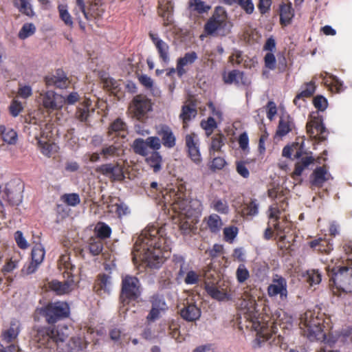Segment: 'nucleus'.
I'll list each match as a JSON object with an SVG mask.
<instances>
[{
  "instance_id": "obj_64",
  "label": "nucleus",
  "mask_w": 352,
  "mask_h": 352,
  "mask_svg": "<svg viewBox=\"0 0 352 352\" xmlns=\"http://www.w3.org/2000/svg\"><path fill=\"white\" fill-rule=\"evenodd\" d=\"M313 104L316 109L321 111H324L328 106L327 100L321 95H318L314 98Z\"/></svg>"
},
{
  "instance_id": "obj_1",
  "label": "nucleus",
  "mask_w": 352,
  "mask_h": 352,
  "mask_svg": "<svg viewBox=\"0 0 352 352\" xmlns=\"http://www.w3.org/2000/svg\"><path fill=\"white\" fill-rule=\"evenodd\" d=\"M166 234L164 226H151L142 232L135 242L137 251L141 252L142 260L151 268H159L168 253Z\"/></svg>"
},
{
  "instance_id": "obj_25",
  "label": "nucleus",
  "mask_w": 352,
  "mask_h": 352,
  "mask_svg": "<svg viewBox=\"0 0 352 352\" xmlns=\"http://www.w3.org/2000/svg\"><path fill=\"white\" fill-rule=\"evenodd\" d=\"M42 104L47 110L54 111L62 107L61 97L54 91H47L43 94Z\"/></svg>"
},
{
  "instance_id": "obj_38",
  "label": "nucleus",
  "mask_w": 352,
  "mask_h": 352,
  "mask_svg": "<svg viewBox=\"0 0 352 352\" xmlns=\"http://www.w3.org/2000/svg\"><path fill=\"white\" fill-rule=\"evenodd\" d=\"M111 286V276L106 274H98L95 288H96V292L98 293H100L103 291L104 293H109Z\"/></svg>"
},
{
  "instance_id": "obj_57",
  "label": "nucleus",
  "mask_w": 352,
  "mask_h": 352,
  "mask_svg": "<svg viewBox=\"0 0 352 352\" xmlns=\"http://www.w3.org/2000/svg\"><path fill=\"white\" fill-rule=\"evenodd\" d=\"M322 275L318 270L307 271V281L310 285H317L321 282Z\"/></svg>"
},
{
  "instance_id": "obj_6",
  "label": "nucleus",
  "mask_w": 352,
  "mask_h": 352,
  "mask_svg": "<svg viewBox=\"0 0 352 352\" xmlns=\"http://www.w3.org/2000/svg\"><path fill=\"white\" fill-rule=\"evenodd\" d=\"M329 276V287L333 294L352 293V267L346 266L327 268Z\"/></svg>"
},
{
  "instance_id": "obj_26",
  "label": "nucleus",
  "mask_w": 352,
  "mask_h": 352,
  "mask_svg": "<svg viewBox=\"0 0 352 352\" xmlns=\"http://www.w3.org/2000/svg\"><path fill=\"white\" fill-rule=\"evenodd\" d=\"M316 89V85L314 79L309 82H305L302 86V90L295 96L294 104L298 107H300L302 103L305 102V98H311L314 94Z\"/></svg>"
},
{
  "instance_id": "obj_41",
  "label": "nucleus",
  "mask_w": 352,
  "mask_h": 352,
  "mask_svg": "<svg viewBox=\"0 0 352 352\" xmlns=\"http://www.w3.org/2000/svg\"><path fill=\"white\" fill-rule=\"evenodd\" d=\"M206 224L212 233L217 234L221 230L223 222L218 214H212L206 219Z\"/></svg>"
},
{
  "instance_id": "obj_3",
  "label": "nucleus",
  "mask_w": 352,
  "mask_h": 352,
  "mask_svg": "<svg viewBox=\"0 0 352 352\" xmlns=\"http://www.w3.org/2000/svg\"><path fill=\"white\" fill-rule=\"evenodd\" d=\"M323 317H319L318 314L306 311L300 323L301 334L311 342L320 341L331 347L337 342L340 334L331 331L326 332Z\"/></svg>"
},
{
  "instance_id": "obj_29",
  "label": "nucleus",
  "mask_w": 352,
  "mask_h": 352,
  "mask_svg": "<svg viewBox=\"0 0 352 352\" xmlns=\"http://www.w3.org/2000/svg\"><path fill=\"white\" fill-rule=\"evenodd\" d=\"M295 128V124L293 118L289 114L283 115L279 120L276 135L280 137H283L289 133Z\"/></svg>"
},
{
  "instance_id": "obj_47",
  "label": "nucleus",
  "mask_w": 352,
  "mask_h": 352,
  "mask_svg": "<svg viewBox=\"0 0 352 352\" xmlns=\"http://www.w3.org/2000/svg\"><path fill=\"white\" fill-rule=\"evenodd\" d=\"M258 213V205L256 199H252L249 203L245 204L241 210L243 217H254Z\"/></svg>"
},
{
  "instance_id": "obj_60",
  "label": "nucleus",
  "mask_w": 352,
  "mask_h": 352,
  "mask_svg": "<svg viewBox=\"0 0 352 352\" xmlns=\"http://www.w3.org/2000/svg\"><path fill=\"white\" fill-rule=\"evenodd\" d=\"M89 116V107L85 104H80L76 111V117L78 120L81 122L87 121Z\"/></svg>"
},
{
  "instance_id": "obj_44",
  "label": "nucleus",
  "mask_w": 352,
  "mask_h": 352,
  "mask_svg": "<svg viewBox=\"0 0 352 352\" xmlns=\"http://www.w3.org/2000/svg\"><path fill=\"white\" fill-rule=\"evenodd\" d=\"M14 6L20 12L28 16L32 17L34 15L30 0H14Z\"/></svg>"
},
{
  "instance_id": "obj_31",
  "label": "nucleus",
  "mask_w": 352,
  "mask_h": 352,
  "mask_svg": "<svg viewBox=\"0 0 352 352\" xmlns=\"http://www.w3.org/2000/svg\"><path fill=\"white\" fill-rule=\"evenodd\" d=\"M309 247L314 250L321 254H329L333 250V245L326 239L319 237L308 243Z\"/></svg>"
},
{
  "instance_id": "obj_21",
  "label": "nucleus",
  "mask_w": 352,
  "mask_h": 352,
  "mask_svg": "<svg viewBox=\"0 0 352 352\" xmlns=\"http://www.w3.org/2000/svg\"><path fill=\"white\" fill-rule=\"evenodd\" d=\"M129 134L128 126L125 122L118 118L108 127L107 136L111 140L115 138L126 139Z\"/></svg>"
},
{
  "instance_id": "obj_18",
  "label": "nucleus",
  "mask_w": 352,
  "mask_h": 352,
  "mask_svg": "<svg viewBox=\"0 0 352 352\" xmlns=\"http://www.w3.org/2000/svg\"><path fill=\"white\" fill-rule=\"evenodd\" d=\"M155 132L158 135L162 145L170 149L176 145V137L172 129L167 124H160L155 126Z\"/></svg>"
},
{
  "instance_id": "obj_14",
  "label": "nucleus",
  "mask_w": 352,
  "mask_h": 352,
  "mask_svg": "<svg viewBox=\"0 0 352 352\" xmlns=\"http://www.w3.org/2000/svg\"><path fill=\"white\" fill-rule=\"evenodd\" d=\"M307 134L314 139L322 142L327 139V129L323 124L322 116H311L306 124Z\"/></svg>"
},
{
  "instance_id": "obj_36",
  "label": "nucleus",
  "mask_w": 352,
  "mask_h": 352,
  "mask_svg": "<svg viewBox=\"0 0 352 352\" xmlns=\"http://www.w3.org/2000/svg\"><path fill=\"white\" fill-rule=\"evenodd\" d=\"M205 289L208 294L215 300L221 301L229 298L227 292L223 289H219L215 285L206 283Z\"/></svg>"
},
{
  "instance_id": "obj_40",
  "label": "nucleus",
  "mask_w": 352,
  "mask_h": 352,
  "mask_svg": "<svg viewBox=\"0 0 352 352\" xmlns=\"http://www.w3.org/2000/svg\"><path fill=\"white\" fill-rule=\"evenodd\" d=\"M174 4L170 0H159L157 12L160 16L168 19L169 16L173 13Z\"/></svg>"
},
{
  "instance_id": "obj_63",
  "label": "nucleus",
  "mask_w": 352,
  "mask_h": 352,
  "mask_svg": "<svg viewBox=\"0 0 352 352\" xmlns=\"http://www.w3.org/2000/svg\"><path fill=\"white\" fill-rule=\"evenodd\" d=\"M188 155L190 160L196 164H199L201 161V156L199 151V146L187 148Z\"/></svg>"
},
{
  "instance_id": "obj_37",
  "label": "nucleus",
  "mask_w": 352,
  "mask_h": 352,
  "mask_svg": "<svg viewBox=\"0 0 352 352\" xmlns=\"http://www.w3.org/2000/svg\"><path fill=\"white\" fill-rule=\"evenodd\" d=\"M0 136L6 143L14 145L18 140L17 133L11 128L6 127L4 125H0Z\"/></svg>"
},
{
  "instance_id": "obj_10",
  "label": "nucleus",
  "mask_w": 352,
  "mask_h": 352,
  "mask_svg": "<svg viewBox=\"0 0 352 352\" xmlns=\"http://www.w3.org/2000/svg\"><path fill=\"white\" fill-rule=\"evenodd\" d=\"M142 295L140 280L135 276L125 275L122 278L120 301L124 307L131 302H138Z\"/></svg>"
},
{
  "instance_id": "obj_7",
  "label": "nucleus",
  "mask_w": 352,
  "mask_h": 352,
  "mask_svg": "<svg viewBox=\"0 0 352 352\" xmlns=\"http://www.w3.org/2000/svg\"><path fill=\"white\" fill-rule=\"evenodd\" d=\"M37 312L44 318L46 323L52 326L69 318L70 307L69 304L64 301L51 302L38 308Z\"/></svg>"
},
{
  "instance_id": "obj_62",
  "label": "nucleus",
  "mask_w": 352,
  "mask_h": 352,
  "mask_svg": "<svg viewBox=\"0 0 352 352\" xmlns=\"http://www.w3.org/2000/svg\"><path fill=\"white\" fill-rule=\"evenodd\" d=\"M115 212L118 217L122 219L123 217L130 214L131 210L128 206L123 202L117 203L114 205Z\"/></svg>"
},
{
  "instance_id": "obj_19",
  "label": "nucleus",
  "mask_w": 352,
  "mask_h": 352,
  "mask_svg": "<svg viewBox=\"0 0 352 352\" xmlns=\"http://www.w3.org/2000/svg\"><path fill=\"white\" fill-rule=\"evenodd\" d=\"M44 81L47 87L53 86L58 89H66L70 85V80L62 69H58L54 74L45 76Z\"/></svg>"
},
{
  "instance_id": "obj_17",
  "label": "nucleus",
  "mask_w": 352,
  "mask_h": 352,
  "mask_svg": "<svg viewBox=\"0 0 352 352\" xmlns=\"http://www.w3.org/2000/svg\"><path fill=\"white\" fill-rule=\"evenodd\" d=\"M149 302L151 303V309L146 317V322L151 323L161 317V313L167 309L166 303L158 294H153L149 298Z\"/></svg>"
},
{
  "instance_id": "obj_56",
  "label": "nucleus",
  "mask_w": 352,
  "mask_h": 352,
  "mask_svg": "<svg viewBox=\"0 0 352 352\" xmlns=\"http://www.w3.org/2000/svg\"><path fill=\"white\" fill-rule=\"evenodd\" d=\"M60 199L63 202L70 206H76L80 202V199L77 193L64 194Z\"/></svg>"
},
{
  "instance_id": "obj_22",
  "label": "nucleus",
  "mask_w": 352,
  "mask_h": 352,
  "mask_svg": "<svg viewBox=\"0 0 352 352\" xmlns=\"http://www.w3.org/2000/svg\"><path fill=\"white\" fill-rule=\"evenodd\" d=\"M148 36L155 46L162 62L165 64H168L170 61L168 45L162 40L157 34L149 32Z\"/></svg>"
},
{
  "instance_id": "obj_2",
  "label": "nucleus",
  "mask_w": 352,
  "mask_h": 352,
  "mask_svg": "<svg viewBox=\"0 0 352 352\" xmlns=\"http://www.w3.org/2000/svg\"><path fill=\"white\" fill-rule=\"evenodd\" d=\"M162 201L166 207L173 212V220L177 224L181 233L188 234L195 228L197 222L194 215L195 210L191 208L186 198L183 185L175 188H168L161 190Z\"/></svg>"
},
{
  "instance_id": "obj_11",
  "label": "nucleus",
  "mask_w": 352,
  "mask_h": 352,
  "mask_svg": "<svg viewBox=\"0 0 352 352\" xmlns=\"http://www.w3.org/2000/svg\"><path fill=\"white\" fill-rule=\"evenodd\" d=\"M227 13L223 8L218 6L204 25V32L207 35H214L223 30L226 25Z\"/></svg>"
},
{
  "instance_id": "obj_52",
  "label": "nucleus",
  "mask_w": 352,
  "mask_h": 352,
  "mask_svg": "<svg viewBox=\"0 0 352 352\" xmlns=\"http://www.w3.org/2000/svg\"><path fill=\"white\" fill-rule=\"evenodd\" d=\"M269 270V265L265 262H257L254 264V272L261 280H263L267 276Z\"/></svg>"
},
{
  "instance_id": "obj_23",
  "label": "nucleus",
  "mask_w": 352,
  "mask_h": 352,
  "mask_svg": "<svg viewBox=\"0 0 352 352\" xmlns=\"http://www.w3.org/2000/svg\"><path fill=\"white\" fill-rule=\"evenodd\" d=\"M223 80L227 85L234 83L236 85H239L241 84L245 87H248L251 83L250 80L245 76V73L238 69H233L227 74H224Z\"/></svg>"
},
{
  "instance_id": "obj_15",
  "label": "nucleus",
  "mask_w": 352,
  "mask_h": 352,
  "mask_svg": "<svg viewBox=\"0 0 352 352\" xmlns=\"http://www.w3.org/2000/svg\"><path fill=\"white\" fill-rule=\"evenodd\" d=\"M123 169V166L116 162L102 164L96 170L111 182H122L125 178Z\"/></svg>"
},
{
  "instance_id": "obj_16",
  "label": "nucleus",
  "mask_w": 352,
  "mask_h": 352,
  "mask_svg": "<svg viewBox=\"0 0 352 352\" xmlns=\"http://www.w3.org/2000/svg\"><path fill=\"white\" fill-rule=\"evenodd\" d=\"M173 261L175 268H179L177 276L182 278L186 274L184 282L187 285L197 284L199 280V274L193 270L188 271V265L186 264L184 258L182 256L175 255Z\"/></svg>"
},
{
  "instance_id": "obj_4",
  "label": "nucleus",
  "mask_w": 352,
  "mask_h": 352,
  "mask_svg": "<svg viewBox=\"0 0 352 352\" xmlns=\"http://www.w3.org/2000/svg\"><path fill=\"white\" fill-rule=\"evenodd\" d=\"M258 312L255 310V307L251 305L250 307L243 310V317L245 324V327L256 332V337L254 340V347H261L266 341L269 340L272 336V327L267 323L261 322L258 316Z\"/></svg>"
},
{
  "instance_id": "obj_58",
  "label": "nucleus",
  "mask_w": 352,
  "mask_h": 352,
  "mask_svg": "<svg viewBox=\"0 0 352 352\" xmlns=\"http://www.w3.org/2000/svg\"><path fill=\"white\" fill-rule=\"evenodd\" d=\"M238 228L234 226H230L223 229V239L229 243H232L238 234Z\"/></svg>"
},
{
  "instance_id": "obj_43",
  "label": "nucleus",
  "mask_w": 352,
  "mask_h": 352,
  "mask_svg": "<svg viewBox=\"0 0 352 352\" xmlns=\"http://www.w3.org/2000/svg\"><path fill=\"white\" fill-rule=\"evenodd\" d=\"M122 151L120 146L111 144L102 147L100 155L104 160H107L111 157L120 156Z\"/></svg>"
},
{
  "instance_id": "obj_12",
  "label": "nucleus",
  "mask_w": 352,
  "mask_h": 352,
  "mask_svg": "<svg viewBox=\"0 0 352 352\" xmlns=\"http://www.w3.org/2000/svg\"><path fill=\"white\" fill-rule=\"evenodd\" d=\"M129 110L133 117L142 120L146 117L147 113L152 110L151 101L145 96L137 95L130 104Z\"/></svg>"
},
{
  "instance_id": "obj_28",
  "label": "nucleus",
  "mask_w": 352,
  "mask_h": 352,
  "mask_svg": "<svg viewBox=\"0 0 352 352\" xmlns=\"http://www.w3.org/2000/svg\"><path fill=\"white\" fill-rule=\"evenodd\" d=\"M201 309L195 303H187L181 310V317L188 322H194L201 316Z\"/></svg>"
},
{
  "instance_id": "obj_13",
  "label": "nucleus",
  "mask_w": 352,
  "mask_h": 352,
  "mask_svg": "<svg viewBox=\"0 0 352 352\" xmlns=\"http://www.w3.org/2000/svg\"><path fill=\"white\" fill-rule=\"evenodd\" d=\"M267 293L270 298L279 296L280 300H286L288 295L287 280L279 274H274L272 283L267 286Z\"/></svg>"
},
{
  "instance_id": "obj_50",
  "label": "nucleus",
  "mask_w": 352,
  "mask_h": 352,
  "mask_svg": "<svg viewBox=\"0 0 352 352\" xmlns=\"http://www.w3.org/2000/svg\"><path fill=\"white\" fill-rule=\"evenodd\" d=\"M211 208L220 214H227L229 212V206L226 200L214 199L211 203Z\"/></svg>"
},
{
  "instance_id": "obj_27",
  "label": "nucleus",
  "mask_w": 352,
  "mask_h": 352,
  "mask_svg": "<svg viewBox=\"0 0 352 352\" xmlns=\"http://www.w3.org/2000/svg\"><path fill=\"white\" fill-rule=\"evenodd\" d=\"M198 58L197 54L195 52L192 51L186 53L184 56L179 58L177 60L176 70L177 76L181 78L186 72L187 70L185 69L188 65L193 64Z\"/></svg>"
},
{
  "instance_id": "obj_33",
  "label": "nucleus",
  "mask_w": 352,
  "mask_h": 352,
  "mask_svg": "<svg viewBox=\"0 0 352 352\" xmlns=\"http://www.w3.org/2000/svg\"><path fill=\"white\" fill-rule=\"evenodd\" d=\"M280 23L282 25H287L291 23L293 17L294 16V10L292 8V3L288 2L287 3H282L280 5Z\"/></svg>"
},
{
  "instance_id": "obj_39",
  "label": "nucleus",
  "mask_w": 352,
  "mask_h": 352,
  "mask_svg": "<svg viewBox=\"0 0 352 352\" xmlns=\"http://www.w3.org/2000/svg\"><path fill=\"white\" fill-rule=\"evenodd\" d=\"M146 162L155 173L162 169V157L158 151H152L147 155Z\"/></svg>"
},
{
  "instance_id": "obj_30",
  "label": "nucleus",
  "mask_w": 352,
  "mask_h": 352,
  "mask_svg": "<svg viewBox=\"0 0 352 352\" xmlns=\"http://www.w3.org/2000/svg\"><path fill=\"white\" fill-rule=\"evenodd\" d=\"M20 322L16 320H12L10 322V327L1 332L2 340L7 342L11 343L14 342L18 337L20 333Z\"/></svg>"
},
{
  "instance_id": "obj_20",
  "label": "nucleus",
  "mask_w": 352,
  "mask_h": 352,
  "mask_svg": "<svg viewBox=\"0 0 352 352\" xmlns=\"http://www.w3.org/2000/svg\"><path fill=\"white\" fill-rule=\"evenodd\" d=\"M45 249L41 244H36L31 252L32 261L24 266L23 272L26 274H31L36 272L38 265L43 262L45 257Z\"/></svg>"
},
{
  "instance_id": "obj_55",
  "label": "nucleus",
  "mask_w": 352,
  "mask_h": 352,
  "mask_svg": "<svg viewBox=\"0 0 352 352\" xmlns=\"http://www.w3.org/2000/svg\"><path fill=\"white\" fill-rule=\"evenodd\" d=\"M37 140L38 146L41 153L48 157H51L55 144L47 141H43L41 139H38Z\"/></svg>"
},
{
  "instance_id": "obj_51",
  "label": "nucleus",
  "mask_w": 352,
  "mask_h": 352,
  "mask_svg": "<svg viewBox=\"0 0 352 352\" xmlns=\"http://www.w3.org/2000/svg\"><path fill=\"white\" fill-rule=\"evenodd\" d=\"M59 16L65 24L69 27L73 26L72 17L68 12L67 6L65 4H60L58 6Z\"/></svg>"
},
{
  "instance_id": "obj_54",
  "label": "nucleus",
  "mask_w": 352,
  "mask_h": 352,
  "mask_svg": "<svg viewBox=\"0 0 352 352\" xmlns=\"http://www.w3.org/2000/svg\"><path fill=\"white\" fill-rule=\"evenodd\" d=\"M36 32V27L32 23H25L19 32V38L24 40L33 35Z\"/></svg>"
},
{
  "instance_id": "obj_8",
  "label": "nucleus",
  "mask_w": 352,
  "mask_h": 352,
  "mask_svg": "<svg viewBox=\"0 0 352 352\" xmlns=\"http://www.w3.org/2000/svg\"><path fill=\"white\" fill-rule=\"evenodd\" d=\"M288 208L287 199L280 194L275 196V202L268 209V217L274 221V229L280 234L286 232L285 229L291 226L286 215L281 217V214Z\"/></svg>"
},
{
  "instance_id": "obj_46",
  "label": "nucleus",
  "mask_w": 352,
  "mask_h": 352,
  "mask_svg": "<svg viewBox=\"0 0 352 352\" xmlns=\"http://www.w3.org/2000/svg\"><path fill=\"white\" fill-rule=\"evenodd\" d=\"M132 148L135 153L146 157L148 155V146L146 140L142 138L135 139L132 144Z\"/></svg>"
},
{
  "instance_id": "obj_42",
  "label": "nucleus",
  "mask_w": 352,
  "mask_h": 352,
  "mask_svg": "<svg viewBox=\"0 0 352 352\" xmlns=\"http://www.w3.org/2000/svg\"><path fill=\"white\" fill-rule=\"evenodd\" d=\"M94 232L96 234V238L102 241L111 236L112 230L106 223L99 221L95 227Z\"/></svg>"
},
{
  "instance_id": "obj_53",
  "label": "nucleus",
  "mask_w": 352,
  "mask_h": 352,
  "mask_svg": "<svg viewBox=\"0 0 352 352\" xmlns=\"http://www.w3.org/2000/svg\"><path fill=\"white\" fill-rule=\"evenodd\" d=\"M200 125L205 130L207 137L211 135L214 130L217 127V122L212 117H208L206 120H201Z\"/></svg>"
},
{
  "instance_id": "obj_34",
  "label": "nucleus",
  "mask_w": 352,
  "mask_h": 352,
  "mask_svg": "<svg viewBox=\"0 0 352 352\" xmlns=\"http://www.w3.org/2000/svg\"><path fill=\"white\" fill-rule=\"evenodd\" d=\"M315 159L312 156H306L300 158L294 166V170L292 173V177L294 179H297L298 177H300L302 172L308 168V166L313 164Z\"/></svg>"
},
{
  "instance_id": "obj_9",
  "label": "nucleus",
  "mask_w": 352,
  "mask_h": 352,
  "mask_svg": "<svg viewBox=\"0 0 352 352\" xmlns=\"http://www.w3.org/2000/svg\"><path fill=\"white\" fill-rule=\"evenodd\" d=\"M67 336L58 330L55 325L41 326L36 329L34 335L35 341L39 346L47 349H52L59 342L66 340Z\"/></svg>"
},
{
  "instance_id": "obj_5",
  "label": "nucleus",
  "mask_w": 352,
  "mask_h": 352,
  "mask_svg": "<svg viewBox=\"0 0 352 352\" xmlns=\"http://www.w3.org/2000/svg\"><path fill=\"white\" fill-rule=\"evenodd\" d=\"M60 271H63V277L65 280L63 282L53 280L49 283L51 290L55 292L58 295H63L72 291L74 285V272L76 270L70 261V256L67 254H62L58 262Z\"/></svg>"
},
{
  "instance_id": "obj_49",
  "label": "nucleus",
  "mask_w": 352,
  "mask_h": 352,
  "mask_svg": "<svg viewBox=\"0 0 352 352\" xmlns=\"http://www.w3.org/2000/svg\"><path fill=\"white\" fill-rule=\"evenodd\" d=\"M68 348L71 352H79L86 348V344L82 338L72 337L68 342Z\"/></svg>"
},
{
  "instance_id": "obj_48",
  "label": "nucleus",
  "mask_w": 352,
  "mask_h": 352,
  "mask_svg": "<svg viewBox=\"0 0 352 352\" xmlns=\"http://www.w3.org/2000/svg\"><path fill=\"white\" fill-rule=\"evenodd\" d=\"M224 140L225 137L221 133L215 134L212 138L209 150L210 155L214 154V152L219 151L221 150V147L224 145Z\"/></svg>"
},
{
  "instance_id": "obj_32",
  "label": "nucleus",
  "mask_w": 352,
  "mask_h": 352,
  "mask_svg": "<svg viewBox=\"0 0 352 352\" xmlns=\"http://www.w3.org/2000/svg\"><path fill=\"white\" fill-rule=\"evenodd\" d=\"M197 111L194 103L184 104L182 107L179 118L182 120L183 128L186 129L188 127V122L195 118Z\"/></svg>"
},
{
  "instance_id": "obj_24",
  "label": "nucleus",
  "mask_w": 352,
  "mask_h": 352,
  "mask_svg": "<svg viewBox=\"0 0 352 352\" xmlns=\"http://www.w3.org/2000/svg\"><path fill=\"white\" fill-rule=\"evenodd\" d=\"M331 177L326 166L316 167L310 175L309 182L312 186L321 188Z\"/></svg>"
},
{
  "instance_id": "obj_59",
  "label": "nucleus",
  "mask_w": 352,
  "mask_h": 352,
  "mask_svg": "<svg viewBox=\"0 0 352 352\" xmlns=\"http://www.w3.org/2000/svg\"><path fill=\"white\" fill-rule=\"evenodd\" d=\"M236 280L243 283L250 278V272L244 264H240L236 271Z\"/></svg>"
},
{
  "instance_id": "obj_61",
  "label": "nucleus",
  "mask_w": 352,
  "mask_h": 352,
  "mask_svg": "<svg viewBox=\"0 0 352 352\" xmlns=\"http://www.w3.org/2000/svg\"><path fill=\"white\" fill-rule=\"evenodd\" d=\"M190 6L193 8V10L199 14L207 12L210 9V6L206 5V3L201 0H190Z\"/></svg>"
},
{
  "instance_id": "obj_45",
  "label": "nucleus",
  "mask_w": 352,
  "mask_h": 352,
  "mask_svg": "<svg viewBox=\"0 0 352 352\" xmlns=\"http://www.w3.org/2000/svg\"><path fill=\"white\" fill-rule=\"evenodd\" d=\"M104 243L100 239L91 237L88 241V249L89 253L93 256L99 255L103 250Z\"/></svg>"
},
{
  "instance_id": "obj_35",
  "label": "nucleus",
  "mask_w": 352,
  "mask_h": 352,
  "mask_svg": "<svg viewBox=\"0 0 352 352\" xmlns=\"http://www.w3.org/2000/svg\"><path fill=\"white\" fill-rule=\"evenodd\" d=\"M79 8L88 21L100 17L104 12L102 6L98 3H91L87 9L85 8V4L83 8L81 7H79Z\"/></svg>"
}]
</instances>
